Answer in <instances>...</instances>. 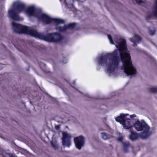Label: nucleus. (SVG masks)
I'll return each mask as SVG.
<instances>
[{
    "instance_id": "nucleus-1",
    "label": "nucleus",
    "mask_w": 157,
    "mask_h": 157,
    "mask_svg": "<svg viewBox=\"0 0 157 157\" xmlns=\"http://www.w3.org/2000/svg\"><path fill=\"white\" fill-rule=\"evenodd\" d=\"M108 37L110 43L115 44L117 49L111 54H107L100 58L97 60L98 64L105 66L106 74L111 75L116 73L118 68H119L121 58L122 64L121 68L124 72L128 76L134 75L136 70L131 62L129 52L127 49L126 40L122 37L117 38L114 44L111 36L108 35Z\"/></svg>"
},
{
    "instance_id": "nucleus-2",
    "label": "nucleus",
    "mask_w": 157,
    "mask_h": 157,
    "mask_svg": "<svg viewBox=\"0 0 157 157\" xmlns=\"http://www.w3.org/2000/svg\"><path fill=\"white\" fill-rule=\"evenodd\" d=\"M25 13L29 17L34 16L46 24H48L51 22H54L56 25V29L59 31H65L70 28H74L75 23H70L67 25H64V20L59 18H52L50 17L43 13L40 10L37 9L33 6H31L26 10Z\"/></svg>"
},
{
    "instance_id": "nucleus-3",
    "label": "nucleus",
    "mask_w": 157,
    "mask_h": 157,
    "mask_svg": "<svg viewBox=\"0 0 157 157\" xmlns=\"http://www.w3.org/2000/svg\"><path fill=\"white\" fill-rule=\"evenodd\" d=\"M12 25L15 33L19 34L25 33L30 35L36 38L49 42L60 41L63 38L62 36L59 33H54L44 35L43 33H39L35 29L30 27L18 24L13 21Z\"/></svg>"
},
{
    "instance_id": "nucleus-4",
    "label": "nucleus",
    "mask_w": 157,
    "mask_h": 157,
    "mask_svg": "<svg viewBox=\"0 0 157 157\" xmlns=\"http://www.w3.org/2000/svg\"><path fill=\"white\" fill-rule=\"evenodd\" d=\"M25 4L22 2L17 1L14 2L12 8L8 10L9 17L14 20L18 21L20 20L18 13L25 10Z\"/></svg>"
},
{
    "instance_id": "nucleus-5",
    "label": "nucleus",
    "mask_w": 157,
    "mask_h": 157,
    "mask_svg": "<svg viewBox=\"0 0 157 157\" xmlns=\"http://www.w3.org/2000/svg\"><path fill=\"white\" fill-rule=\"evenodd\" d=\"M133 125L135 129L137 131H143L140 135V137L141 138L146 139L151 135L150 128L143 120L141 121H136Z\"/></svg>"
},
{
    "instance_id": "nucleus-6",
    "label": "nucleus",
    "mask_w": 157,
    "mask_h": 157,
    "mask_svg": "<svg viewBox=\"0 0 157 157\" xmlns=\"http://www.w3.org/2000/svg\"><path fill=\"white\" fill-rule=\"evenodd\" d=\"M74 140L76 147L79 150H80L85 145V139L82 136H79L74 138Z\"/></svg>"
},
{
    "instance_id": "nucleus-7",
    "label": "nucleus",
    "mask_w": 157,
    "mask_h": 157,
    "mask_svg": "<svg viewBox=\"0 0 157 157\" xmlns=\"http://www.w3.org/2000/svg\"><path fill=\"white\" fill-rule=\"evenodd\" d=\"M157 18V0H156L154 6L152 9V12H149L146 17L147 20L149 18L153 19Z\"/></svg>"
},
{
    "instance_id": "nucleus-8",
    "label": "nucleus",
    "mask_w": 157,
    "mask_h": 157,
    "mask_svg": "<svg viewBox=\"0 0 157 157\" xmlns=\"http://www.w3.org/2000/svg\"><path fill=\"white\" fill-rule=\"evenodd\" d=\"M129 40L131 42L133 43V46H135L137 45L136 44L139 43L141 40V38L139 35L135 34L133 38H129Z\"/></svg>"
},
{
    "instance_id": "nucleus-9",
    "label": "nucleus",
    "mask_w": 157,
    "mask_h": 157,
    "mask_svg": "<svg viewBox=\"0 0 157 157\" xmlns=\"http://www.w3.org/2000/svg\"><path fill=\"white\" fill-rule=\"evenodd\" d=\"M128 114H121L120 115L115 118L116 121L118 122H120L121 124H122L124 123V122L126 119V117L128 116Z\"/></svg>"
},
{
    "instance_id": "nucleus-10",
    "label": "nucleus",
    "mask_w": 157,
    "mask_h": 157,
    "mask_svg": "<svg viewBox=\"0 0 157 157\" xmlns=\"http://www.w3.org/2000/svg\"><path fill=\"white\" fill-rule=\"evenodd\" d=\"M122 124L125 129H131L132 124L131 123V120L130 119H126V118L124 122V123Z\"/></svg>"
},
{
    "instance_id": "nucleus-11",
    "label": "nucleus",
    "mask_w": 157,
    "mask_h": 157,
    "mask_svg": "<svg viewBox=\"0 0 157 157\" xmlns=\"http://www.w3.org/2000/svg\"><path fill=\"white\" fill-rule=\"evenodd\" d=\"M130 135L129 138L131 140L133 141L136 140L138 138L137 133L135 131L132 130L131 129L130 130Z\"/></svg>"
},
{
    "instance_id": "nucleus-12",
    "label": "nucleus",
    "mask_w": 157,
    "mask_h": 157,
    "mask_svg": "<svg viewBox=\"0 0 157 157\" xmlns=\"http://www.w3.org/2000/svg\"><path fill=\"white\" fill-rule=\"evenodd\" d=\"M62 135V140H71L72 136L70 133L66 132H63Z\"/></svg>"
},
{
    "instance_id": "nucleus-13",
    "label": "nucleus",
    "mask_w": 157,
    "mask_h": 157,
    "mask_svg": "<svg viewBox=\"0 0 157 157\" xmlns=\"http://www.w3.org/2000/svg\"><path fill=\"white\" fill-rule=\"evenodd\" d=\"M123 148L125 152H127L128 151L129 149L132 147L128 142L124 143L123 144Z\"/></svg>"
},
{
    "instance_id": "nucleus-14",
    "label": "nucleus",
    "mask_w": 157,
    "mask_h": 157,
    "mask_svg": "<svg viewBox=\"0 0 157 157\" xmlns=\"http://www.w3.org/2000/svg\"><path fill=\"white\" fill-rule=\"evenodd\" d=\"M101 138L104 140H106L111 138L112 136L105 132L101 133Z\"/></svg>"
},
{
    "instance_id": "nucleus-15",
    "label": "nucleus",
    "mask_w": 157,
    "mask_h": 157,
    "mask_svg": "<svg viewBox=\"0 0 157 157\" xmlns=\"http://www.w3.org/2000/svg\"><path fill=\"white\" fill-rule=\"evenodd\" d=\"M62 144L63 146L69 147L71 145V140H62Z\"/></svg>"
},
{
    "instance_id": "nucleus-16",
    "label": "nucleus",
    "mask_w": 157,
    "mask_h": 157,
    "mask_svg": "<svg viewBox=\"0 0 157 157\" xmlns=\"http://www.w3.org/2000/svg\"><path fill=\"white\" fill-rule=\"evenodd\" d=\"M133 2L134 3H137L138 4L145 6V4H146L147 2L146 1H144L141 0H132Z\"/></svg>"
},
{
    "instance_id": "nucleus-17",
    "label": "nucleus",
    "mask_w": 157,
    "mask_h": 157,
    "mask_svg": "<svg viewBox=\"0 0 157 157\" xmlns=\"http://www.w3.org/2000/svg\"><path fill=\"white\" fill-rule=\"evenodd\" d=\"M148 91L154 94L157 93V87L155 86H150L148 88Z\"/></svg>"
},
{
    "instance_id": "nucleus-18",
    "label": "nucleus",
    "mask_w": 157,
    "mask_h": 157,
    "mask_svg": "<svg viewBox=\"0 0 157 157\" xmlns=\"http://www.w3.org/2000/svg\"><path fill=\"white\" fill-rule=\"evenodd\" d=\"M155 29L154 27H150L149 28L148 31L149 33L151 35H154L155 34Z\"/></svg>"
},
{
    "instance_id": "nucleus-19",
    "label": "nucleus",
    "mask_w": 157,
    "mask_h": 157,
    "mask_svg": "<svg viewBox=\"0 0 157 157\" xmlns=\"http://www.w3.org/2000/svg\"><path fill=\"white\" fill-rule=\"evenodd\" d=\"M52 144L55 149H57L58 148L59 145L56 143L52 142Z\"/></svg>"
},
{
    "instance_id": "nucleus-20",
    "label": "nucleus",
    "mask_w": 157,
    "mask_h": 157,
    "mask_svg": "<svg viewBox=\"0 0 157 157\" xmlns=\"http://www.w3.org/2000/svg\"><path fill=\"white\" fill-rule=\"evenodd\" d=\"M136 117V116L135 114L131 115L130 116V117L132 119L134 117Z\"/></svg>"
},
{
    "instance_id": "nucleus-21",
    "label": "nucleus",
    "mask_w": 157,
    "mask_h": 157,
    "mask_svg": "<svg viewBox=\"0 0 157 157\" xmlns=\"http://www.w3.org/2000/svg\"><path fill=\"white\" fill-rule=\"evenodd\" d=\"M62 63H65L67 62V60L66 58H65L64 59V60L63 61H62Z\"/></svg>"
},
{
    "instance_id": "nucleus-22",
    "label": "nucleus",
    "mask_w": 157,
    "mask_h": 157,
    "mask_svg": "<svg viewBox=\"0 0 157 157\" xmlns=\"http://www.w3.org/2000/svg\"><path fill=\"white\" fill-rule=\"evenodd\" d=\"M122 140V138H119L118 139V140L120 141H121Z\"/></svg>"
},
{
    "instance_id": "nucleus-23",
    "label": "nucleus",
    "mask_w": 157,
    "mask_h": 157,
    "mask_svg": "<svg viewBox=\"0 0 157 157\" xmlns=\"http://www.w3.org/2000/svg\"><path fill=\"white\" fill-rule=\"evenodd\" d=\"M10 157H15V156L13 155H11L10 156Z\"/></svg>"
},
{
    "instance_id": "nucleus-24",
    "label": "nucleus",
    "mask_w": 157,
    "mask_h": 157,
    "mask_svg": "<svg viewBox=\"0 0 157 157\" xmlns=\"http://www.w3.org/2000/svg\"><path fill=\"white\" fill-rule=\"evenodd\" d=\"M65 2H66V0H65Z\"/></svg>"
},
{
    "instance_id": "nucleus-25",
    "label": "nucleus",
    "mask_w": 157,
    "mask_h": 157,
    "mask_svg": "<svg viewBox=\"0 0 157 157\" xmlns=\"http://www.w3.org/2000/svg\"><path fill=\"white\" fill-rule=\"evenodd\" d=\"M60 1H61V0H60Z\"/></svg>"
}]
</instances>
